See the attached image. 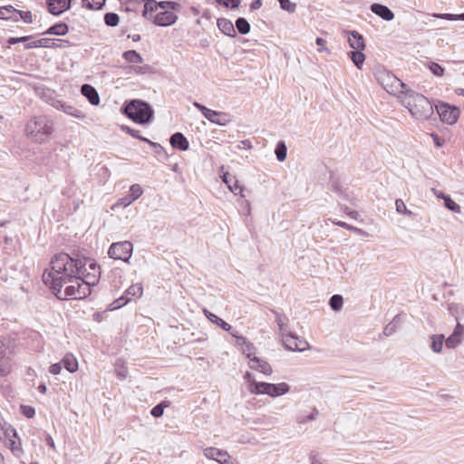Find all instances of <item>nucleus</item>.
Here are the masks:
<instances>
[{"mask_svg": "<svg viewBox=\"0 0 464 464\" xmlns=\"http://www.w3.org/2000/svg\"><path fill=\"white\" fill-rule=\"evenodd\" d=\"M86 253H87V251L83 248L84 265H83V268H81V270L93 272V273H101V266L98 265V263L94 259L87 256Z\"/></svg>", "mask_w": 464, "mask_h": 464, "instance_id": "c756f323", "label": "nucleus"}, {"mask_svg": "<svg viewBox=\"0 0 464 464\" xmlns=\"http://www.w3.org/2000/svg\"><path fill=\"white\" fill-rule=\"evenodd\" d=\"M131 203H133V201L131 200V198L127 194L126 196L119 198L115 202V204L112 206V209H115L117 208H126V207L130 206Z\"/></svg>", "mask_w": 464, "mask_h": 464, "instance_id": "bf43d9fd", "label": "nucleus"}, {"mask_svg": "<svg viewBox=\"0 0 464 464\" xmlns=\"http://www.w3.org/2000/svg\"><path fill=\"white\" fill-rule=\"evenodd\" d=\"M456 321L457 324L453 332L445 339V345L449 349L457 347L461 343L464 336V325L459 323V318H456Z\"/></svg>", "mask_w": 464, "mask_h": 464, "instance_id": "9b49d317", "label": "nucleus"}, {"mask_svg": "<svg viewBox=\"0 0 464 464\" xmlns=\"http://www.w3.org/2000/svg\"><path fill=\"white\" fill-rule=\"evenodd\" d=\"M290 391V385L286 382L270 383L268 396L276 398L287 393Z\"/></svg>", "mask_w": 464, "mask_h": 464, "instance_id": "393cba45", "label": "nucleus"}, {"mask_svg": "<svg viewBox=\"0 0 464 464\" xmlns=\"http://www.w3.org/2000/svg\"><path fill=\"white\" fill-rule=\"evenodd\" d=\"M49 42L47 41H44L43 38L39 39V40H30L28 42H26L25 45H24V49H34V48H39V47H43V44H48Z\"/></svg>", "mask_w": 464, "mask_h": 464, "instance_id": "0e129e2a", "label": "nucleus"}, {"mask_svg": "<svg viewBox=\"0 0 464 464\" xmlns=\"http://www.w3.org/2000/svg\"><path fill=\"white\" fill-rule=\"evenodd\" d=\"M75 281L77 285H71L66 286L63 293L61 291V294L59 295L61 298H57L58 300H84L92 294L91 288L86 286L80 280Z\"/></svg>", "mask_w": 464, "mask_h": 464, "instance_id": "0eeeda50", "label": "nucleus"}, {"mask_svg": "<svg viewBox=\"0 0 464 464\" xmlns=\"http://www.w3.org/2000/svg\"><path fill=\"white\" fill-rule=\"evenodd\" d=\"M34 39V35H25L20 37H9L6 42L9 45H14L20 43H26L30 40Z\"/></svg>", "mask_w": 464, "mask_h": 464, "instance_id": "4d7b16f0", "label": "nucleus"}, {"mask_svg": "<svg viewBox=\"0 0 464 464\" xmlns=\"http://www.w3.org/2000/svg\"><path fill=\"white\" fill-rule=\"evenodd\" d=\"M81 93L88 100L92 105L100 103V96L97 90L91 84L84 83L81 87Z\"/></svg>", "mask_w": 464, "mask_h": 464, "instance_id": "aec40b11", "label": "nucleus"}, {"mask_svg": "<svg viewBox=\"0 0 464 464\" xmlns=\"http://www.w3.org/2000/svg\"><path fill=\"white\" fill-rule=\"evenodd\" d=\"M53 130V122L46 115L34 116L25 125L27 137L40 144L52 136Z\"/></svg>", "mask_w": 464, "mask_h": 464, "instance_id": "39448f33", "label": "nucleus"}, {"mask_svg": "<svg viewBox=\"0 0 464 464\" xmlns=\"http://www.w3.org/2000/svg\"><path fill=\"white\" fill-rule=\"evenodd\" d=\"M222 181L227 186L229 190L233 192L235 195L240 194L242 197H245L243 193V187L238 184V180L233 175L228 172H224L221 175Z\"/></svg>", "mask_w": 464, "mask_h": 464, "instance_id": "6ab92c4d", "label": "nucleus"}, {"mask_svg": "<svg viewBox=\"0 0 464 464\" xmlns=\"http://www.w3.org/2000/svg\"><path fill=\"white\" fill-rule=\"evenodd\" d=\"M122 58L129 63L140 64L143 63V57L136 50H128L122 53Z\"/></svg>", "mask_w": 464, "mask_h": 464, "instance_id": "473e14b6", "label": "nucleus"}, {"mask_svg": "<svg viewBox=\"0 0 464 464\" xmlns=\"http://www.w3.org/2000/svg\"><path fill=\"white\" fill-rule=\"evenodd\" d=\"M235 26L237 27V32L240 34H248L250 32V28H251L250 24L248 23V21L245 17H238L236 20L234 27Z\"/></svg>", "mask_w": 464, "mask_h": 464, "instance_id": "ea45409f", "label": "nucleus"}, {"mask_svg": "<svg viewBox=\"0 0 464 464\" xmlns=\"http://www.w3.org/2000/svg\"><path fill=\"white\" fill-rule=\"evenodd\" d=\"M180 9L181 5L175 1L147 0L142 16L158 26L167 27L177 22L178 15L174 12Z\"/></svg>", "mask_w": 464, "mask_h": 464, "instance_id": "7ed1b4c3", "label": "nucleus"}, {"mask_svg": "<svg viewBox=\"0 0 464 464\" xmlns=\"http://www.w3.org/2000/svg\"><path fill=\"white\" fill-rule=\"evenodd\" d=\"M44 41L49 42L48 44H43V47L44 48H69L71 46L75 45L69 40L65 39H52V38H43Z\"/></svg>", "mask_w": 464, "mask_h": 464, "instance_id": "a878e982", "label": "nucleus"}, {"mask_svg": "<svg viewBox=\"0 0 464 464\" xmlns=\"http://www.w3.org/2000/svg\"><path fill=\"white\" fill-rule=\"evenodd\" d=\"M143 193V189L139 184H133L130 187L128 195L131 198V200L134 202L136 199H138Z\"/></svg>", "mask_w": 464, "mask_h": 464, "instance_id": "3c124183", "label": "nucleus"}, {"mask_svg": "<svg viewBox=\"0 0 464 464\" xmlns=\"http://www.w3.org/2000/svg\"><path fill=\"white\" fill-rule=\"evenodd\" d=\"M35 92L43 102L54 108L59 100V97L54 90L42 86L36 88Z\"/></svg>", "mask_w": 464, "mask_h": 464, "instance_id": "ddd939ff", "label": "nucleus"}, {"mask_svg": "<svg viewBox=\"0 0 464 464\" xmlns=\"http://www.w3.org/2000/svg\"><path fill=\"white\" fill-rule=\"evenodd\" d=\"M255 350L254 344L249 341L242 347V352L248 360L253 357Z\"/></svg>", "mask_w": 464, "mask_h": 464, "instance_id": "e2e57ef3", "label": "nucleus"}, {"mask_svg": "<svg viewBox=\"0 0 464 464\" xmlns=\"http://www.w3.org/2000/svg\"><path fill=\"white\" fill-rule=\"evenodd\" d=\"M20 412L26 418L32 419L35 415V409L33 406L30 405H24L22 404L20 406Z\"/></svg>", "mask_w": 464, "mask_h": 464, "instance_id": "680f3d73", "label": "nucleus"}, {"mask_svg": "<svg viewBox=\"0 0 464 464\" xmlns=\"http://www.w3.org/2000/svg\"><path fill=\"white\" fill-rule=\"evenodd\" d=\"M428 68L436 76H442L445 72V68L436 62H429Z\"/></svg>", "mask_w": 464, "mask_h": 464, "instance_id": "864d4df0", "label": "nucleus"}, {"mask_svg": "<svg viewBox=\"0 0 464 464\" xmlns=\"http://www.w3.org/2000/svg\"><path fill=\"white\" fill-rule=\"evenodd\" d=\"M363 50H353L347 53L348 57L353 61V64L361 69L365 61V54L362 52Z\"/></svg>", "mask_w": 464, "mask_h": 464, "instance_id": "7c9ffc66", "label": "nucleus"}, {"mask_svg": "<svg viewBox=\"0 0 464 464\" xmlns=\"http://www.w3.org/2000/svg\"><path fill=\"white\" fill-rule=\"evenodd\" d=\"M309 348V343L304 340L298 336V340L294 346L296 352H304Z\"/></svg>", "mask_w": 464, "mask_h": 464, "instance_id": "69168bd1", "label": "nucleus"}, {"mask_svg": "<svg viewBox=\"0 0 464 464\" xmlns=\"http://www.w3.org/2000/svg\"><path fill=\"white\" fill-rule=\"evenodd\" d=\"M217 24L218 29L227 36L236 37L237 32L235 30L234 24L232 22L227 18H218L217 20Z\"/></svg>", "mask_w": 464, "mask_h": 464, "instance_id": "5701e85b", "label": "nucleus"}, {"mask_svg": "<svg viewBox=\"0 0 464 464\" xmlns=\"http://www.w3.org/2000/svg\"><path fill=\"white\" fill-rule=\"evenodd\" d=\"M401 323V315L400 314H396L393 319L392 320V322H390L383 329V332L382 334L385 335V336H390L392 335V334H394L399 326Z\"/></svg>", "mask_w": 464, "mask_h": 464, "instance_id": "e433bc0d", "label": "nucleus"}, {"mask_svg": "<svg viewBox=\"0 0 464 464\" xmlns=\"http://www.w3.org/2000/svg\"><path fill=\"white\" fill-rule=\"evenodd\" d=\"M170 404V402L169 401H161L160 403H158L157 405H155L151 410H150V414L151 416H153L154 418H160L163 415L164 413V410L165 408L169 407Z\"/></svg>", "mask_w": 464, "mask_h": 464, "instance_id": "37998d69", "label": "nucleus"}, {"mask_svg": "<svg viewBox=\"0 0 464 464\" xmlns=\"http://www.w3.org/2000/svg\"><path fill=\"white\" fill-rule=\"evenodd\" d=\"M275 154L276 157V160L279 162H283L285 160L287 156V147L285 145V142L284 140H279L275 148Z\"/></svg>", "mask_w": 464, "mask_h": 464, "instance_id": "c9c22d12", "label": "nucleus"}, {"mask_svg": "<svg viewBox=\"0 0 464 464\" xmlns=\"http://www.w3.org/2000/svg\"><path fill=\"white\" fill-rule=\"evenodd\" d=\"M229 334L236 339V344L237 346L243 347L248 342V340L245 336L240 334L237 331L234 330L233 328L229 332Z\"/></svg>", "mask_w": 464, "mask_h": 464, "instance_id": "052dcab7", "label": "nucleus"}, {"mask_svg": "<svg viewBox=\"0 0 464 464\" xmlns=\"http://www.w3.org/2000/svg\"><path fill=\"white\" fill-rule=\"evenodd\" d=\"M72 0H46L45 5L51 14L59 16L72 7Z\"/></svg>", "mask_w": 464, "mask_h": 464, "instance_id": "9d476101", "label": "nucleus"}, {"mask_svg": "<svg viewBox=\"0 0 464 464\" xmlns=\"http://www.w3.org/2000/svg\"><path fill=\"white\" fill-rule=\"evenodd\" d=\"M348 43L353 50H364L366 46L362 34L355 30L348 32Z\"/></svg>", "mask_w": 464, "mask_h": 464, "instance_id": "412c9836", "label": "nucleus"}, {"mask_svg": "<svg viewBox=\"0 0 464 464\" xmlns=\"http://www.w3.org/2000/svg\"><path fill=\"white\" fill-rule=\"evenodd\" d=\"M106 4V0H82V7L89 10H102Z\"/></svg>", "mask_w": 464, "mask_h": 464, "instance_id": "4c0bfd02", "label": "nucleus"}, {"mask_svg": "<svg viewBox=\"0 0 464 464\" xmlns=\"http://www.w3.org/2000/svg\"><path fill=\"white\" fill-rule=\"evenodd\" d=\"M271 382H254L252 388L250 389V392L253 394H268V391L270 389Z\"/></svg>", "mask_w": 464, "mask_h": 464, "instance_id": "f704fd0d", "label": "nucleus"}, {"mask_svg": "<svg viewBox=\"0 0 464 464\" xmlns=\"http://www.w3.org/2000/svg\"><path fill=\"white\" fill-rule=\"evenodd\" d=\"M430 347L433 353H439L441 352L443 343H445L444 334H432L430 335Z\"/></svg>", "mask_w": 464, "mask_h": 464, "instance_id": "2f4dec72", "label": "nucleus"}, {"mask_svg": "<svg viewBox=\"0 0 464 464\" xmlns=\"http://www.w3.org/2000/svg\"><path fill=\"white\" fill-rule=\"evenodd\" d=\"M54 109L79 120H83L86 117L83 111L60 99L55 104Z\"/></svg>", "mask_w": 464, "mask_h": 464, "instance_id": "f8f14e48", "label": "nucleus"}, {"mask_svg": "<svg viewBox=\"0 0 464 464\" xmlns=\"http://www.w3.org/2000/svg\"><path fill=\"white\" fill-rule=\"evenodd\" d=\"M330 184H331V190L333 192L336 193L341 198L346 197L345 190L343 188L340 181L338 179H335L332 175H331Z\"/></svg>", "mask_w": 464, "mask_h": 464, "instance_id": "de8ad7c7", "label": "nucleus"}, {"mask_svg": "<svg viewBox=\"0 0 464 464\" xmlns=\"http://www.w3.org/2000/svg\"><path fill=\"white\" fill-rule=\"evenodd\" d=\"M216 3L228 9H237L240 6L241 0H216Z\"/></svg>", "mask_w": 464, "mask_h": 464, "instance_id": "603ef678", "label": "nucleus"}, {"mask_svg": "<svg viewBox=\"0 0 464 464\" xmlns=\"http://www.w3.org/2000/svg\"><path fill=\"white\" fill-rule=\"evenodd\" d=\"M83 265V248L82 247H74L71 253H57L51 259L50 268L43 274V282L56 298H61L59 295L63 286L78 278Z\"/></svg>", "mask_w": 464, "mask_h": 464, "instance_id": "f257e3e1", "label": "nucleus"}, {"mask_svg": "<svg viewBox=\"0 0 464 464\" xmlns=\"http://www.w3.org/2000/svg\"><path fill=\"white\" fill-rule=\"evenodd\" d=\"M280 7L288 12L289 14H293L295 12L296 9V4L291 2L290 0H277Z\"/></svg>", "mask_w": 464, "mask_h": 464, "instance_id": "6e6d98bb", "label": "nucleus"}, {"mask_svg": "<svg viewBox=\"0 0 464 464\" xmlns=\"http://www.w3.org/2000/svg\"><path fill=\"white\" fill-rule=\"evenodd\" d=\"M63 367L69 372L78 370V361L72 353H66L61 361Z\"/></svg>", "mask_w": 464, "mask_h": 464, "instance_id": "cd10ccee", "label": "nucleus"}, {"mask_svg": "<svg viewBox=\"0 0 464 464\" xmlns=\"http://www.w3.org/2000/svg\"><path fill=\"white\" fill-rule=\"evenodd\" d=\"M206 119L208 120L210 122L219 126H227L228 123L232 121L230 114L214 110H211V113L208 114Z\"/></svg>", "mask_w": 464, "mask_h": 464, "instance_id": "dca6fc26", "label": "nucleus"}, {"mask_svg": "<svg viewBox=\"0 0 464 464\" xmlns=\"http://www.w3.org/2000/svg\"><path fill=\"white\" fill-rule=\"evenodd\" d=\"M395 208H396V211L399 214L407 216L409 218H412V217L415 216V214L411 210L407 208L404 201L402 199H401V198L396 199V201H395Z\"/></svg>", "mask_w": 464, "mask_h": 464, "instance_id": "a18cd8bd", "label": "nucleus"}, {"mask_svg": "<svg viewBox=\"0 0 464 464\" xmlns=\"http://www.w3.org/2000/svg\"><path fill=\"white\" fill-rule=\"evenodd\" d=\"M282 341L284 343V346L288 351L295 352V349H294L295 344L296 343V341L298 340V335L294 332H285L282 334Z\"/></svg>", "mask_w": 464, "mask_h": 464, "instance_id": "c85d7f7f", "label": "nucleus"}, {"mask_svg": "<svg viewBox=\"0 0 464 464\" xmlns=\"http://www.w3.org/2000/svg\"><path fill=\"white\" fill-rule=\"evenodd\" d=\"M15 15H17L19 19L23 20L26 24H32L34 21L31 11H23L17 9V12H15Z\"/></svg>", "mask_w": 464, "mask_h": 464, "instance_id": "13d9d810", "label": "nucleus"}, {"mask_svg": "<svg viewBox=\"0 0 464 464\" xmlns=\"http://www.w3.org/2000/svg\"><path fill=\"white\" fill-rule=\"evenodd\" d=\"M441 198L444 200V206L449 210L454 212V213H459L460 212V207L458 203H456L450 195L441 193Z\"/></svg>", "mask_w": 464, "mask_h": 464, "instance_id": "58836bf2", "label": "nucleus"}, {"mask_svg": "<svg viewBox=\"0 0 464 464\" xmlns=\"http://www.w3.org/2000/svg\"><path fill=\"white\" fill-rule=\"evenodd\" d=\"M115 373L120 380H125L128 376V368L123 362L117 361L115 363Z\"/></svg>", "mask_w": 464, "mask_h": 464, "instance_id": "8fccbe9b", "label": "nucleus"}, {"mask_svg": "<svg viewBox=\"0 0 464 464\" xmlns=\"http://www.w3.org/2000/svg\"><path fill=\"white\" fill-rule=\"evenodd\" d=\"M318 415V411L316 409H314L310 413L304 415L301 414L297 417V422L299 424H304L307 421L314 420L316 419V416Z\"/></svg>", "mask_w": 464, "mask_h": 464, "instance_id": "5fc2aeb1", "label": "nucleus"}, {"mask_svg": "<svg viewBox=\"0 0 464 464\" xmlns=\"http://www.w3.org/2000/svg\"><path fill=\"white\" fill-rule=\"evenodd\" d=\"M126 68L132 71L136 74H148V73H151L153 71V68L149 64L130 65V66H127Z\"/></svg>", "mask_w": 464, "mask_h": 464, "instance_id": "09e8293b", "label": "nucleus"}, {"mask_svg": "<svg viewBox=\"0 0 464 464\" xmlns=\"http://www.w3.org/2000/svg\"><path fill=\"white\" fill-rule=\"evenodd\" d=\"M169 143L174 150L186 151L189 149V142L187 137L179 131L173 133L169 137Z\"/></svg>", "mask_w": 464, "mask_h": 464, "instance_id": "4468645a", "label": "nucleus"}, {"mask_svg": "<svg viewBox=\"0 0 464 464\" xmlns=\"http://www.w3.org/2000/svg\"><path fill=\"white\" fill-rule=\"evenodd\" d=\"M122 115L140 125H150L155 119L153 107L141 99L126 100L121 106Z\"/></svg>", "mask_w": 464, "mask_h": 464, "instance_id": "20e7f679", "label": "nucleus"}, {"mask_svg": "<svg viewBox=\"0 0 464 464\" xmlns=\"http://www.w3.org/2000/svg\"><path fill=\"white\" fill-rule=\"evenodd\" d=\"M69 33V26L64 22H58L54 24L51 25L44 32H43L42 35H57V36H64Z\"/></svg>", "mask_w": 464, "mask_h": 464, "instance_id": "4be33fe9", "label": "nucleus"}, {"mask_svg": "<svg viewBox=\"0 0 464 464\" xmlns=\"http://www.w3.org/2000/svg\"><path fill=\"white\" fill-rule=\"evenodd\" d=\"M435 109L440 121L449 125H454L460 115V111L457 106L450 105L445 102H439V103L435 105Z\"/></svg>", "mask_w": 464, "mask_h": 464, "instance_id": "6e6552de", "label": "nucleus"}, {"mask_svg": "<svg viewBox=\"0 0 464 464\" xmlns=\"http://www.w3.org/2000/svg\"><path fill=\"white\" fill-rule=\"evenodd\" d=\"M435 17L439 19L448 20V21H464V13L462 14H450V13H440L435 14Z\"/></svg>", "mask_w": 464, "mask_h": 464, "instance_id": "49530a36", "label": "nucleus"}, {"mask_svg": "<svg viewBox=\"0 0 464 464\" xmlns=\"http://www.w3.org/2000/svg\"><path fill=\"white\" fill-rule=\"evenodd\" d=\"M150 147L154 150V153L160 161L168 160L169 155L164 147L160 143L153 141V143H150Z\"/></svg>", "mask_w": 464, "mask_h": 464, "instance_id": "79ce46f5", "label": "nucleus"}, {"mask_svg": "<svg viewBox=\"0 0 464 464\" xmlns=\"http://www.w3.org/2000/svg\"><path fill=\"white\" fill-rule=\"evenodd\" d=\"M133 253V244L130 241H120L112 243L108 249L110 258L129 263Z\"/></svg>", "mask_w": 464, "mask_h": 464, "instance_id": "423d86ee", "label": "nucleus"}, {"mask_svg": "<svg viewBox=\"0 0 464 464\" xmlns=\"http://www.w3.org/2000/svg\"><path fill=\"white\" fill-rule=\"evenodd\" d=\"M370 10L384 21L390 22L394 19V13L384 5L379 3L372 4Z\"/></svg>", "mask_w": 464, "mask_h": 464, "instance_id": "2eb2a0df", "label": "nucleus"}, {"mask_svg": "<svg viewBox=\"0 0 464 464\" xmlns=\"http://www.w3.org/2000/svg\"><path fill=\"white\" fill-rule=\"evenodd\" d=\"M101 273H93L81 270L79 273L78 278L75 280H80L86 286L92 290V287L100 282Z\"/></svg>", "mask_w": 464, "mask_h": 464, "instance_id": "f3484780", "label": "nucleus"}, {"mask_svg": "<svg viewBox=\"0 0 464 464\" xmlns=\"http://www.w3.org/2000/svg\"><path fill=\"white\" fill-rule=\"evenodd\" d=\"M204 456L209 459L215 460L219 464H235L227 451L208 447L204 450Z\"/></svg>", "mask_w": 464, "mask_h": 464, "instance_id": "1a4fd4ad", "label": "nucleus"}, {"mask_svg": "<svg viewBox=\"0 0 464 464\" xmlns=\"http://www.w3.org/2000/svg\"><path fill=\"white\" fill-rule=\"evenodd\" d=\"M103 20L107 26L115 27L120 23V16L116 13L109 12L104 14Z\"/></svg>", "mask_w": 464, "mask_h": 464, "instance_id": "c03bdc74", "label": "nucleus"}, {"mask_svg": "<svg viewBox=\"0 0 464 464\" xmlns=\"http://www.w3.org/2000/svg\"><path fill=\"white\" fill-rule=\"evenodd\" d=\"M193 106L201 112V114L206 118L208 114L211 113V109L208 108L207 106L203 105L202 103L198 102H194Z\"/></svg>", "mask_w": 464, "mask_h": 464, "instance_id": "774afa93", "label": "nucleus"}, {"mask_svg": "<svg viewBox=\"0 0 464 464\" xmlns=\"http://www.w3.org/2000/svg\"><path fill=\"white\" fill-rule=\"evenodd\" d=\"M385 75L387 83H384L383 79L381 82L382 85L386 88L389 85L392 87L394 83H397L401 88V93L404 95L402 103L415 120L427 121L432 117L435 104L427 97L408 88V86L394 74L387 72Z\"/></svg>", "mask_w": 464, "mask_h": 464, "instance_id": "f03ea898", "label": "nucleus"}, {"mask_svg": "<svg viewBox=\"0 0 464 464\" xmlns=\"http://www.w3.org/2000/svg\"><path fill=\"white\" fill-rule=\"evenodd\" d=\"M143 294V286L141 284L137 283L129 286L125 292L122 294L126 297L132 298H140Z\"/></svg>", "mask_w": 464, "mask_h": 464, "instance_id": "72a5a7b5", "label": "nucleus"}, {"mask_svg": "<svg viewBox=\"0 0 464 464\" xmlns=\"http://www.w3.org/2000/svg\"><path fill=\"white\" fill-rule=\"evenodd\" d=\"M204 314L212 324L220 327L222 330L228 333L232 330L233 327L228 323H227L226 321H224L222 318L213 314L212 312L204 309Z\"/></svg>", "mask_w": 464, "mask_h": 464, "instance_id": "b1692460", "label": "nucleus"}, {"mask_svg": "<svg viewBox=\"0 0 464 464\" xmlns=\"http://www.w3.org/2000/svg\"><path fill=\"white\" fill-rule=\"evenodd\" d=\"M121 130L134 139H137L140 135V130H135L128 125H121Z\"/></svg>", "mask_w": 464, "mask_h": 464, "instance_id": "338daca9", "label": "nucleus"}, {"mask_svg": "<svg viewBox=\"0 0 464 464\" xmlns=\"http://www.w3.org/2000/svg\"><path fill=\"white\" fill-rule=\"evenodd\" d=\"M328 304L334 312H339L343 305V297L341 295H334L330 297Z\"/></svg>", "mask_w": 464, "mask_h": 464, "instance_id": "a19ab883", "label": "nucleus"}, {"mask_svg": "<svg viewBox=\"0 0 464 464\" xmlns=\"http://www.w3.org/2000/svg\"><path fill=\"white\" fill-rule=\"evenodd\" d=\"M248 364L251 369L258 371L266 375H270L273 372L271 365L257 356L253 355V357L248 361Z\"/></svg>", "mask_w": 464, "mask_h": 464, "instance_id": "a211bd4d", "label": "nucleus"}, {"mask_svg": "<svg viewBox=\"0 0 464 464\" xmlns=\"http://www.w3.org/2000/svg\"><path fill=\"white\" fill-rule=\"evenodd\" d=\"M15 12L17 9L11 5L0 6V19L18 22L19 18L15 15Z\"/></svg>", "mask_w": 464, "mask_h": 464, "instance_id": "bb28decb", "label": "nucleus"}]
</instances>
